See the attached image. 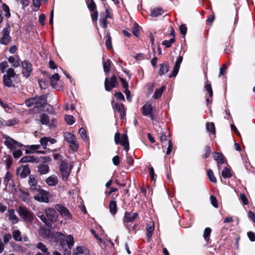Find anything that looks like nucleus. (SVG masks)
<instances>
[{
    "label": "nucleus",
    "mask_w": 255,
    "mask_h": 255,
    "mask_svg": "<svg viewBox=\"0 0 255 255\" xmlns=\"http://www.w3.org/2000/svg\"><path fill=\"white\" fill-rule=\"evenodd\" d=\"M28 185L29 190L34 193H36L40 188V185H38L37 177L34 175H30L29 176Z\"/></svg>",
    "instance_id": "nucleus-10"
},
{
    "label": "nucleus",
    "mask_w": 255,
    "mask_h": 255,
    "mask_svg": "<svg viewBox=\"0 0 255 255\" xmlns=\"http://www.w3.org/2000/svg\"><path fill=\"white\" fill-rule=\"evenodd\" d=\"M206 90L209 93V96L210 98H212L213 97V91L212 89L211 85L208 80L207 81L206 84L204 87Z\"/></svg>",
    "instance_id": "nucleus-35"
},
{
    "label": "nucleus",
    "mask_w": 255,
    "mask_h": 255,
    "mask_svg": "<svg viewBox=\"0 0 255 255\" xmlns=\"http://www.w3.org/2000/svg\"><path fill=\"white\" fill-rule=\"evenodd\" d=\"M164 89V86H161L160 88L156 89L153 95V98L155 99H158L161 96Z\"/></svg>",
    "instance_id": "nucleus-33"
},
{
    "label": "nucleus",
    "mask_w": 255,
    "mask_h": 255,
    "mask_svg": "<svg viewBox=\"0 0 255 255\" xmlns=\"http://www.w3.org/2000/svg\"><path fill=\"white\" fill-rule=\"evenodd\" d=\"M37 216L46 225H48L49 224L46 216L44 215L43 212L41 211H38L37 212Z\"/></svg>",
    "instance_id": "nucleus-40"
},
{
    "label": "nucleus",
    "mask_w": 255,
    "mask_h": 255,
    "mask_svg": "<svg viewBox=\"0 0 255 255\" xmlns=\"http://www.w3.org/2000/svg\"><path fill=\"white\" fill-rule=\"evenodd\" d=\"M138 216V215L136 213H132L129 212H125V215L123 220V223L125 225L127 229L130 231L131 230L133 231L135 229L136 225H134L131 228V222L135 220Z\"/></svg>",
    "instance_id": "nucleus-2"
},
{
    "label": "nucleus",
    "mask_w": 255,
    "mask_h": 255,
    "mask_svg": "<svg viewBox=\"0 0 255 255\" xmlns=\"http://www.w3.org/2000/svg\"><path fill=\"white\" fill-rule=\"evenodd\" d=\"M37 171L40 175L46 174L49 172V167L46 164H40L37 167Z\"/></svg>",
    "instance_id": "nucleus-25"
},
{
    "label": "nucleus",
    "mask_w": 255,
    "mask_h": 255,
    "mask_svg": "<svg viewBox=\"0 0 255 255\" xmlns=\"http://www.w3.org/2000/svg\"><path fill=\"white\" fill-rule=\"evenodd\" d=\"M66 242L69 250L67 251L66 253H65L64 255H70V250L74 244V238L73 236L71 235L67 236L66 239Z\"/></svg>",
    "instance_id": "nucleus-20"
},
{
    "label": "nucleus",
    "mask_w": 255,
    "mask_h": 255,
    "mask_svg": "<svg viewBox=\"0 0 255 255\" xmlns=\"http://www.w3.org/2000/svg\"><path fill=\"white\" fill-rule=\"evenodd\" d=\"M2 8L3 11L6 12L5 14V17L6 18H9L10 16L9 7L6 4H3L2 5Z\"/></svg>",
    "instance_id": "nucleus-52"
},
{
    "label": "nucleus",
    "mask_w": 255,
    "mask_h": 255,
    "mask_svg": "<svg viewBox=\"0 0 255 255\" xmlns=\"http://www.w3.org/2000/svg\"><path fill=\"white\" fill-rule=\"evenodd\" d=\"M4 144L11 150L14 149L16 145L19 146V143L8 136L5 137Z\"/></svg>",
    "instance_id": "nucleus-18"
},
{
    "label": "nucleus",
    "mask_w": 255,
    "mask_h": 255,
    "mask_svg": "<svg viewBox=\"0 0 255 255\" xmlns=\"http://www.w3.org/2000/svg\"><path fill=\"white\" fill-rule=\"evenodd\" d=\"M205 153L202 155V157L204 159L208 158L211 153V148L209 145H206L205 147Z\"/></svg>",
    "instance_id": "nucleus-51"
},
{
    "label": "nucleus",
    "mask_w": 255,
    "mask_h": 255,
    "mask_svg": "<svg viewBox=\"0 0 255 255\" xmlns=\"http://www.w3.org/2000/svg\"><path fill=\"white\" fill-rule=\"evenodd\" d=\"M118 85L117 78L115 75L112 76L111 78H106L105 80V87L107 91H111Z\"/></svg>",
    "instance_id": "nucleus-13"
},
{
    "label": "nucleus",
    "mask_w": 255,
    "mask_h": 255,
    "mask_svg": "<svg viewBox=\"0 0 255 255\" xmlns=\"http://www.w3.org/2000/svg\"><path fill=\"white\" fill-rule=\"evenodd\" d=\"M115 108L117 112H125L124 106L122 104H116Z\"/></svg>",
    "instance_id": "nucleus-57"
},
{
    "label": "nucleus",
    "mask_w": 255,
    "mask_h": 255,
    "mask_svg": "<svg viewBox=\"0 0 255 255\" xmlns=\"http://www.w3.org/2000/svg\"><path fill=\"white\" fill-rule=\"evenodd\" d=\"M10 31L9 25L5 26L2 31V37L0 39V43L3 45H7L11 40V37L9 35Z\"/></svg>",
    "instance_id": "nucleus-11"
},
{
    "label": "nucleus",
    "mask_w": 255,
    "mask_h": 255,
    "mask_svg": "<svg viewBox=\"0 0 255 255\" xmlns=\"http://www.w3.org/2000/svg\"><path fill=\"white\" fill-rule=\"evenodd\" d=\"M45 213L49 221L54 222L56 221L58 215L55 210L51 208H47L45 209Z\"/></svg>",
    "instance_id": "nucleus-15"
},
{
    "label": "nucleus",
    "mask_w": 255,
    "mask_h": 255,
    "mask_svg": "<svg viewBox=\"0 0 255 255\" xmlns=\"http://www.w3.org/2000/svg\"><path fill=\"white\" fill-rule=\"evenodd\" d=\"M121 133L120 132H116L115 135V142L116 144L120 143L125 148V149L128 152L129 150V143L128 140V136L126 134H123L122 136V139L120 141Z\"/></svg>",
    "instance_id": "nucleus-7"
},
{
    "label": "nucleus",
    "mask_w": 255,
    "mask_h": 255,
    "mask_svg": "<svg viewBox=\"0 0 255 255\" xmlns=\"http://www.w3.org/2000/svg\"><path fill=\"white\" fill-rule=\"evenodd\" d=\"M93 13L91 14V18L93 21H96L98 19V11L97 10L92 11Z\"/></svg>",
    "instance_id": "nucleus-63"
},
{
    "label": "nucleus",
    "mask_w": 255,
    "mask_h": 255,
    "mask_svg": "<svg viewBox=\"0 0 255 255\" xmlns=\"http://www.w3.org/2000/svg\"><path fill=\"white\" fill-rule=\"evenodd\" d=\"M158 113H142L143 116H146L150 118L153 121L158 122L159 118L158 117Z\"/></svg>",
    "instance_id": "nucleus-28"
},
{
    "label": "nucleus",
    "mask_w": 255,
    "mask_h": 255,
    "mask_svg": "<svg viewBox=\"0 0 255 255\" xmlns=\"http://www.w3.org/2000/svg\"><path fill=\"white\" fill-rule=\"evenodd\" d=\"M55 120L54 119L50 120L48 116L45 114H43L40 116V122L43 125H47L50 128L55 126Z\"/></svg>",
    "instance_id": "nucleus-16"
},
{
    "label": "nucleus",
    "mask_w": 255,
    "mask_h": 255,
    "mask_svg": "<svg viewBox=\"0 0 255 255\" xmlns=\"http://www.w3.org/2000/svg\"><path fill=\"white\" fill-rule=\"evenodd\" d=\"M16 73L13 69L10 68L6 71V73L3 76V82L4 86L7 87H11L14 86L12 80L16 76Z\"/></svg>",
    "instance_id": "nucleus-6"
},
{
    "label": "nucleus",
    "mask_w": 255,
    "mask_h": 255,
    "mask_svg": "<svg viewBox=\"0 0 255 255\" xmlns=\"http://www.w3.org/2000/svg\"><path fill=\"white\" fill-rule=\"evenodd\" d=\"M7 216L9 221L13 224H16L18 221V219L15 215L13 209H8L7 211Z\"/></svg>",
    "instance_id": "nucleus-23"
},
{
    "label": "nucleus",
    "mask_w": 255,
    "mask_h": 255,
    "mask_svg": "<svg viewBox=\"0 0 255 255\" xmlns=\"http://www.w3.org/2000/svg\"><path fill=\"white\" fill-rule=\"evenodd\" d=\"M8 62L12 64L14 68H17L20 65V59L18 56H9L8 58Z\"/></svg>",
    "instance_id": "nucleus-19"
},
{
    "label": "nucleus",
    "mask_w": 255,
    "mask_h": 255,
    "mask_svg": "<svg viewBox=\"0 0 255 255\" xmlns=\"http://www.w3.org/2000/svg\"><path fill=\"white\" fill-rule=\"evenodd\" d=\"M38 83L40 86V87L42 89H45L48 85V82L43 80H39Z\"/></svg>",
    "instance_id": "nucleus-58"
},
{
    "label": "nucleus",
    "mask_w": 255,
    "mask_h": 255,
    "mask_svg": "<svg viewBox=\"0 0 255 255\" xmlns=\"http://www.w3.org/2000/svg\"><path fill=\"white\" fill-rule=\"evenodd\" d=\"M105 39H106V46L108 49H112L113 46L112 44V38L110 36V33H108L107 34V35L105 36Z\"/></svg>",
    "instance_id": "nucleus-34"
},
{
    "label": "nucleus",
    "mask_w": 255,
    "mask_h": 255,
    "mask_svg": "<svg viewBox=\"0 0 255 255\" xmlns=\"http://www.w3.org/2000/svg\"><path fill=\"white\" fill-rule=\"evenodd\" d=\"M34 199L39 202L47 203L49 201V193L45 190L39 188L36 192Z\"/></svg>",
    "instance_id": "nucleus-8"
},
{
    "label": "nucleus",
    "mask_w": 255,
    "mask_h": 255,
    "mask_svg": "<svg viewBox=\"0 0 255 255\" xmlns=\"http://www.w3.org/2000/svg\"><path fill=\"white\" fill-rule=\"evenodd\" d=\"M12 154L14 158H17L22 155V152L20 149H17L14 151Z\"/></svg>",
    "instance_id": "nucleus-62"
},
{
    "label": "nucleus",
    "mask_w": 255,
    "mask_h": 255,
    "mask_svg": "<svg viewBox=\"0 0 255 255\" xmlns=\"http://www.w3.org/2000/svg\"><path fill=\"white\" fill-rule=\"evenodd\" d=\"M210 201L212 204V205L215 207V208H218V202L216 198L214 196H210Z\"/></svg>",
    "instance_id": "nucleus-55"
},
{
    "label": "nucleus",
    "mask_w": 255,
    "mask_h": 255,
    "mask_svg": "<svg viewBox=\"0 0 255 255\" xmlns=\"http://www.w3.org/2000/svg\"><path fill=\"white\" fill-rule=\"evenodd\" d=\"M211 233V229L210 228H205L204 231L203 237L204 239L207 241L209 240V237Z\"/></svg>",
    "instance_id": "nucleus-47"
},
{
    "label": "nucleus",
    "mask_w": 255,
    "mask_h": 255,
    "mask_svg": "<svg viewBox=\"0 0 255 255\" xmlns=\"http://www.w3.org/2000/svg\"><path fill=\"white\" fill-rule=\"evenodd\" d=\"M12 236L13 238L16 241H20L22 240L21 233L19 230L14 231L13 232Z\"/></svg>",
    "instance_id": "nucleus-44"
},
{
    "label": "nucleus",
    "mask_w": 255,
    "mask_h": 255,
    "mask_svg": "<svg viewBox=\"0 0 255 255\" xmlns=\"http://www.w3.org/2000/svg\"><path fill=\"white\" fill-rule=\"evenodd\" d=\"M45 159V157H38L35 155H27L22 157L20 162L22 163L31 162L38 163Z\"/></svg>",
    "instance_id": "nucleus-12"
},
{
    "label": "nucleus",
    "mask_w": 255,
    "mask_h": 255,
    "mask_svg": "<svg viewBox=\"0 0 255 255\" xmlns=\"http://www.w3.org/2000/svg\"><path fill=\"white\" fill-rule=\"evenodd\" d=\"M109 209L110 213L115 215L117 212V203L114 200H112L110 202Z\"/></svg>",
    "instance_id": "nucleus-30"
},
{
    "label": "nucleus",
    "mask_w": 255,
    "mask_h": 255,
    "mask_svg": "<svg viewBox=\"0 0 255 255\" xmlns=\"http://www.w3.org/2000/svg\"><path fill=\"white\" fill-rule=\"evenodd\" d=\"M154 225L147 224L146 225L147 237L149 238L151 237L154 230Z\"/></svg>",
    "instance_id": "nucleus-41"
},
{
    "label": "nucleus",
    "mask_w": 255,
    "mask_h": 255,
    "mask_svg": "<svg viewBox=\"0 0 255 255\" xmlns=\"http://www.w3.org/2000/svg\"><path fill=\"white\" fill-rule=\"evenodd\" d=\"M206 128L207 130L210 132L212 134H215V128L213 123H207L206 124Z\"/></svg>",
    "instance_id": "nucleus-39"
},
{
    "label": "nucleus",
    "mask_w": 255,
    "mask_h": 255,
    "mask_svg": "<svg viewBox=\"0 0 255 255\" xmlns=\"http://www.w3.org/2000/svg\"><path fill=\"white\" fill-rule=\"evenodd\" d=\"M8 67V63L5 61H2L0 63V70L1 73H4L6 71V69Z\"/></svg>",
    "instance_id": "nucleus-48"
},
{
    "label": "nucleus",
    "mask_w": 255,
    "mask_h": 255,
    "mask_svg": "<svg viewBox=\"0 0 255 255\" xmlns=\"http://www.w3.org/2000/svg\"><path fill=\"white\" fill-rule=\"evenodd\" d=\"M160 139L163 146L164 144L166 145L167 135L163 132L160 133Z\"/></svg>",
    "instance_id": "nucleus-50"
},
{
    "label": "nucleus",
    "mask_w": 255,
    "mask_h": 255,
    "mask_svg": "<svg viewBox=\"0 0 255 255\" xmlns=\"http://www.w3.org/2000/svg\"><path fill=\"white\" fill-rule=\"evenodd\" d=\"M45 182L50 186H56L58 183L57 177L55 175H52L45 179Z\"/></svg>",
    "instance_id": "nucleus-21"
},
{
    "label": "nucleus",
    "mask_w": 255,
    "mask_h": 255,
    "mask_svg": "<svg viewBox=\"0 0 255 255\" xmlns=\"http://www.w3.org/2000/svg\"><path fill=\"white\" fill-rule=\"evenodd\" d=\"M112 62L109 59L107 60L106 61L103 60V68L104 72L106 74H107L110 72V68Z\"/></svg>",
    "instance_id": "nucleus-32"
},
{
    "label": "nucleus",
    "mask_w": 255,
    "mask_h": 255,
    "mask_svg": "<svg viewBox=\"0 0 255 255\" xmlns=\"http://www.w3.org/2000/svg\"><path fill=\"white\" fill-rule=\"evenodd\" d=\"M41 0H32V4L34 6L33 10L37 11L41 5Z\"/></svg>",
    "instance_id": "nucleus-49"
},
{
    "label": "nucleus",
    "mask_w": 255,
    "mask_h": 255,
    "mask_svg": "<svg viewBox=\"0 0 255 255\" xmlns=\"http://www.w3.org/2000/svg\"><path fill=\"white\" fill-rule=\"evenodd\" d=\"M17 120L16 119H13L11 120H8L6 121L5 123V126H12L15 125L17 123Z\"/></svg>",
    "instance_id": "nucleus-53"
},
{
    "label": "nucleus",
    "mask_w": 255,
    "mask_h": 255,
    "mask_svg": "<svg viewBox=\"0 0 255 255\" xmlns=\"http://www.w3.org/2000/svg\"><path fill=\"white\" fill-rule=\"evenodd\" d=\"M139 26H138V24L136 23H135L134 24V28H133V29L132 31V33L136 37H138L137 33L139 32Z\"/></svg>",
    "instance_id": "nucleus-64"
},
{
    "label": "nucleus",
    "mask_w": 255,
    "mask_h": 255,
    "mask_svg": "<svg viewBox=\"0 0 255 255\" xmlns=\"http://www.w3.org/2000/svg\"><path fill=\"white\" fill-rule=\"evenodd\" d=\"M222 176L225 178L231 177L232 175L231 172V170L229 168L225 167L222 171Z\"/></svg>",
    "instance_id": "nucleus-36"
},
{
    "label": "nucleus",
    "mask_w": 255,
    "mask_h": 255,
    "mask_svg": "<svg viewBox=\"0 0 255 255\" xmlns=\"http://www.w3.org/2000/svg\"><path fill=\"white\" fill-rule=\"evenodd\" d=\"M142 112H152V106L150 104H145L142 107Z\"/></svg>",
    "instance_id": "nucleus-61"
},
{
    "label": "nucleus",
    "mask_w": 255,
    "mask_h": 255,
    "mask_svg": "<svg viewBox=\"0 0 255 255\" xmlns=\"http://www.w3.org/2000/svg\"><path fill=\"white\" fill-rule=\"evenodd\" d=\"M22 66L21 73L22 75L25 77H29L31 74L32 71V65L31 63L28 60H25L21 62Z\"/></svg>",
    "instance_id": "nucleus-9"
},
{
    "label": "nucleus",
    "mask_w": 255,
    "mask_h": 255,
    "mask_svg": "<svg viewBox=\"0 0 255 255\" xmlns=\"http://www.w3.org/2000/svg\"><path fill=\"white\" fill-rule=\"evenodd\" d=\"M63 136L66 142L69 144L72 150L76 151L78 149L79 145L77 138L73 133L68 131L64 132L63 133Z\"/></svg>",
    "instance_id": "nucleus-3"
},
{
    "label": "nucleus",
    "mask_w": 255,
    "mask_h": 255,
    "mask_svg": "<svg viewBox=\"0 0 255 255\" xmlns=\"http://www.w3.org/2000/svg\"><path fill=\"white\" fill-rule=\"evenodd\" d=\"M182 59L183 58L182 56H179L177 60L175 62V64L172 72V74L169 75V78H172L177 75L179 71L180 66L182 62Z\"/></svg>",
    "instance_id": "nucleus-17"
},
{
    "label": "nucleus",
    "mask_w": 255,
    "mask_h": 255,
    "mask_svg": "<svg viewBox=\"0 0 255 255\" xmlns=\"http://www.w3.org/2000/svg\"><path fill=\"white\" fill-rule=\"evenodd\" d=\"M79 133L84 141H86L88 139V136L86 134L85 129L81 128L79 130Z\"/></svg>",
    "instance_id": "nucleus-45"
},
{
    "label": "nucleus",
    "mask_w": 255,
    "mask_h": 255,
    "mask_svg": "<svg viewBox=\"0 0 255 255\" xmlns=\"http://www.w3.org/2000/svg\"><path fill=\"white\" fill-rule=\"evenodd\" d=\"M65 121L68 125H73L75 122V119L73 116L71 115H66L64 118Z\"/></svg>",
    "instance_id": "nucleus-38"
},
{
    "label": "nucleus",
    "mask_w": 255,
    "mask_h": 255,
    "mask_svg": "<svg viewBox=\"0 0 255 255\" xmlns=\"http://www.w3.org/2000/svg\"><path fill=\"white\" fill-rule=\"evenodd\" d=\"M73 165L68 162L62 161L60 165V171L63 181H66L71 172Z\"/></svg>",
    "instance_id": "nucleus-5"
},
{
    "label": "nucleus",
    "mask_w": 255,
    "mask_h": 255,
    "mask_svg": "<svg viewBox=\"0 0 255 255\" xmlns=\"http://www.w3.org/2000/svg\"><path fill=\"white\" fill-rule=\"evenodd\" d=\"M51 85L55 89H57V82L59 80L60 76L58 74L55 73L52 76H49Z\"/></svg>",
    "instance_id": "nucleus-26"
},
{
    "label": "nucleus",
    "mask_w": 255,
    "mask_h": 255,
    "mask_svg": "<svg viewBox=\"0 0 255 255\" xmlns=\"http://www.w3.org/2000/svg\"><path fill=\"white\" fill-rule=\"evenodd\" d=\"M55 209L63 216L68 217L69 216H70V213H69V210L61 204L56 205L55 206Z\"/></svg>",
    "instance_id": "nucleus-22"
},
{
    "label": "nucleus",
    "mask_w": 255,
    "mask_h": 255,
    "mask_svg": "<svg viewBox=\"0 0 255 255\" xmlns=\"http://www.w3.org/2000/svg\"><path fill=\"white\" fill-rule=\"evenodd\" d=\"M17 212L21 218L27 222H31L34 219L33 213L26 207L20 206L17 208Z\"/></svg>",
    "instance_id": "nucleus-4"
},
{
    "label": "nucleus",
    "mask_w": 255,
    "mask_h": 255,
    "mask_svg": "<svg viewBox=\"0 0 255 255\" xmlns=\"http://www.w3.org/2000/svg\"><path fill=\"white\" fill-rule=\"evenodd\" d=\"M100 25L103 28H106L107 27L108 21L105 18H103L102 14L100 15V18L99 19Z\"/></svg>",
    "instance_id": "nucleus-46"
},
{
    "label": "nucleus",
    "mask_w": 255,
    "mask_h": 255,
    "mask_svg": "<svg viewBox=\"0 0 255 255\" xmlns=\"http://www.w3.org/2000/svg\"><path fill=\"white\" fill-rule=\"evenodd\" d=\"M87 5L88 8L91 12L97 10V6L94 0H90L87 3Z\"/></svg>",
    "instance_id": "nucleus-37"
},
{
    "label": "nucleus",
    "mask_w": 255,
    "mask_h": 255,
    "mask_svg": "<svg viewBox=\"0 0 255 255\" xmlns=\"http://www.w3.org/2000/svg\"><path fill=\"white\" fill-rule=\"evenodd\" d=\"M207 174L210 181L213 183H216L217 182L216 178L215 177L214 173L211 169L208 170Z\"/></svg>",
    "instance_id": "nucleus-42"
},
{
    "label": "nucleus",
    "mask_w": 255,
    "mask_h": 255,
    "mask_svg": "<svg viewBox=\"0 0 255 255\" xmlns=\"http://www.w3.org/2000/svg\"><path fill=\"white\" fill-rule=\"evenodd\" d=\"M169 71V66L167 62H165L160 65V69L158 74L160 76L164 75Z\"/></svg>",
    "instance_id": "nucleus-27"
},
{
    "label": "nucleus",
    "mask_w": 255,
    "mask_h": 255,
    "mask_svg": "<svg viewBox=\"0 0 255 255\" xmlns=\"http://www.w3.org/2000/svg\"><path fill=\"white\" fill-rule=\"evenodd\" d=\"M213 154L214 159L218 161L217 166L219 168L220 165L224 162L225 157L222 153L219 152H214Z\"/></svg>",
    "instance_id": "nucleus-24"
},
{
    "label": "nucleus",
    "mask_w": 255,
    "mask_h": 255,
    "mask_svg": "<svg viewBox=\"0 0 255 255\" xmlns=\"http://www.w3.org/2000/svg\"><path fill=\"white\" fill-rule=\"evenodd\" d=\"M167 144H168V148L166 150V154L167 155H169L170 154V153L171 152V150L172 149V141L171 140H169L168 141Z\"/></svg>",
    "instance_id": "nucleus-59"
},
{
    "label": "nucleus",
    "mask_w": 255,
    "mask_h": 255,
    "mask_svg": "<svg viewBox=\"0 0 255 255\" xmlns=\"http://www.w3.org/2000/svg\"><path fill=\"white\" fill-rule=\"evenodd\" d=\"M36 248L40 250L42 253H46L47 255H51L50 253L48 252V249L46 246L41 242H39L36 245Z\"/></svg>",
    "instance_id": "nucleus-31"
},
{
    "label": "nucleus",
    "mask_w": 255,
    "mask_h": 255,
    "mask_svg": "<svg viewBox=\"0 0 255 255\" xmlns=\"http://www.w3.org/2000/svg\"><path fill=\"white\" fill-rule=\"evenodd\" d=\"M48 142V137H43L40 140L41 145L43 147L44 149L46 148L47 142Z\"/></svg>",
    "instance_id": "nucleus-54"
},
{
    "label": "nucleus",
    "mask_w": 255,
    "mask_h": 255,
    "mask_svg": "<svg viewBox=\"0 0 255 255\" xmlns=\"http://www.w3.org/2000/svg\"><path fill=\"white\" fill-rule=\"evenodd\" d=\"M164 13V10L161 8H156L151 10L150 15L153 17H157L162 15Z\"/></svg>",
    "instance_id": "nucleus-29"
},
{
    "label": "nucleus",
    "mask_w": 255,
    "mask_h": 255,
    "mask_svg": "<svg viewBox=\"0 0 255 255\" xmlns=\"http://www.w3.org/2000/svg\"><path fill=\"white\" fill-rule=\"evenodd\" d=\"M179 29L181 34L185 35L186 34L187 29L185 24H181Z\"/></svg>",
    "instance_id": "nucleus-60"
},
{
    "label": "nucleus",
    "mask_w": 255,
    "mask_h": 255,
    "mask_svg": "<svg viewBox=\"0 0 255 255\" xmlns=\"http://www.w3.org/2000/svg\"><path fill=\"white\" fill-rule=\"evenodd\" d=\"M16 173L17 175L22 178L26 177L30 173L29 165L26 164L18 167L16 169Z\"/></svg>",
    "instance_id": "nucleus-14"
},
{
    "label": "nucleus",
    "mask_w": 255,
    "mask_h": 255,
    "mask_svg": "<svg viewBox=\"0 0 255 255\" xmlns=\"http://www.w3.org/2000/svg\"><path fill=\"white\" fill-rule=\"evenodd\" d=\"M175 40L174 37H173L171 39H170L169 40H163L162 42V44L164 46H165L166 48H169L171 46V45L172 43H173L175 42Z\"/></svg>",
    "instance_id": "nucleus-43"
},
{
    "label": "nucleus",
    "mask_w": 255,
    "mask_h": 255,
    "mask_svg": "<svg viewBox=\"0 0 255 255\" xmlns=\"http://www.w3.org/2000/svg\"><path fill=\"white\" fill-rule=\"evenodd\" d=\"M240 200L242 201V202H243V204L244 205H247L248 204V203H249L248 200L247 198V197L244 193L241 194L240 195Z\"/></svg>",
    "instance_id": "nucleus-56"
},
{
    "label": "nucleus",
    "mask_w": 255,
    "mask_h": 255,
    "mask_svg": "<svg viewBox=\"0 0 255 255\" xmlns=\"http://www.w3.org/2000/svg\"><path fill=\"white\" fill-rule=\"evenodd\" d=\"M47 95L44 94L41 96H35L25 100V103L27 107L34 106V108H37L39 111L52 112L53 107L46 103Z\"/></svg>",
    "instance_id": "nucleus-1"
}]
</instances>
